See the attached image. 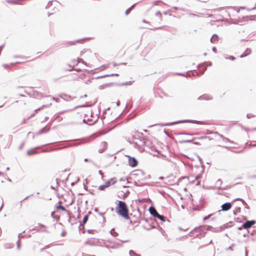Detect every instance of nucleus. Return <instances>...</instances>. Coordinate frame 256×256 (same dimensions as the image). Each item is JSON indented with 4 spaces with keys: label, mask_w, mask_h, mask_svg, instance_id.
<instances>
[{
    "label": "nucleus",
    "mask_w": 256,
    "mask_h": 256,
    "mask_svg": "<svg viewBox=\"0 0 256 256\" xmlns=\"http://www.w3.org/2000/svg\"><path fill=\"white\" fill-rule=\"evenodd\" d=\"M118 204L116 208L117 213L126 220L130 218L128 215V210L125 202L122 200L118 201Z\"/></svg>",
    "instance_id": "nucleus-1"
},
{
    "label": "nucleus",
    "mask_w": 256,
    "mask_h": 256,
    "mask_svg": "<svg viewBox=\"0 0 256 256\" xmlns=\"http://www.w3.org/2000/svg\"><path fill=\"white\" fill-rule=\"evenodd\" d=\"M98 118V116L96 115L94 116L91 111L88 112L87 114H84V118L82 122H90L89 125L94 124Z\"/></svg>",
    "instance_id": "nucleus-2"
},
{
    "label": "nucleus",
    "mask_w": 256,
    "mask_h": 256,
    "mask_svg": "<svg viewBox=\"0 0 256 256\" xmlns=\"http://www.w3.org/2000/svg\"><path fill=\"white\" fill-rule=\"evenodd\" d=\"M232 222H229L226 223L219 227L212 228V232H222L226 228H229L232 226Z\"/></svg>",
    "instance_id": "nucleus-3"
},
{
    "label": "nucleus",
    "mask_w": 256,
    "mask_h": 256,
    "mask_svg": "<svg viewBox=\"0 0 256 256\" xmlns=\"http://www.w3.org/2000/svg\"><path fill=\"white\" fill-rule=\"evenodd\" d=\"M184 122H191V123H196L198 124H202L201 121H198V120H178L176 122H174L172 123L166 124V126H172L177 124H180V123H184Z\"/></svg>",
    "instance_id": "nucleus-4"
},
{
    "label": "nucleus",
    "mask_w": 256,
    "mask_h": 256,
    "mask_svg": "<svg viewBox=\"0 0 256 256\" xmlns=\"http://www.w3.org/2000/svg\"><path fill=\"white\" fill-rule=\"evenodd\" d=\"M196 231H198V234H196L194 236L196 238L198 237L200 235L202 234H204L206 230L204 228V226H200L198 228H196L190 232V234H192L193 233H194Z\"/></svg>",
    "instance_id": "nucleus-5"
},
{
    "label": "nucleus",
    "mask_w": 256,
    "mask_h": 256,
    "mask_svg": "<svg viewBox=\"0 0 256 256\" xmlns=\"http://www.w3.org/2000/svg\"><path fill=\"white\" fill-rule=\"evenodd\" d=\"M85 243L90 246H98L100 243V240L96 238H90L88 239Z\"/></svg>",
    "instance_id": "nucleus-6"
},
{
    "label": "nucleus",
    "mask_w": 256,
    "mask_h": 256,
    "mask_svg": "<svg viewBox=\"0 0 256 256\" xmlns=\"http://www.w3.org/2000/svg\"><path fill=\"white\" fill-rule=\"evenodd\" d=\"M77 144H75V143H74L72 142H66L65 144H60L59 147L52 148V149L50 150H53L66 148H68V147H70V146H76Z\"/></svg>",
    "instance_id": "nucleus-7"
},
{
    "label": "nucleus",
    "mask_w": 256,
    "mask_h": 256,
    "mask_svg": "<svg viewBox=\"0 0 256 256\" xmlns=\"http://www.w3.org/2000/svg\"><path fill=\"white\" fill-rule=\"evenodd\" d=\"M210 134L214 135V136L217 140H219V138H221L225 142H229V140L228 138L224 137L222 135L218 134V132H210Z\"/></svg>",
    "instance_id": "nucleus-8"
},
{
    "label": "nucleus",
    "mask_w": 256,
    "mask_h": 256,
    "mask_svg": "<svg viewBox=\"0 0 256 256\" xmlns=\"http://www.w3.org/2000/svg\"><path fill=\"white\" fill-rule=\"evenodd\" d=\"M256 223V221L254 220H248L242 224V228L246 229L249 228Z\"/></svg>",
    "instance_id": "nucleus-9"
},
{
    "label": "nucleus",
    "mask_w": 256,
    "mask_h": 256,
    "mask_svg": "<svg viewBox=\"0 0 256 256\" xmlns=\"http://www.w3.org/2000/svg\"><path fill=\"white\" fill-rule=\"evenodd\" d=\"M128 157L129 165L133 168L136 166L138 164V162L136 158H132L130 156H128Z\"/></svg>",
    "instance_id": "nucleus-10"
},
{
    "label": "nucleus",
    "mask_w": 256,
    "mask_h": 256,
    "mask_svg": "<svg viewBox=\"0 0 256 256\" xmlns=\"http://www.w3.org/2000/svg\"><path fill=\"white\" fill-rule=\"evenodd\" d=\"M100 146L102 148L98 149V152L100 153H102L104 151H105L106 150V149L107 148L108 144L106 142H102L100 143Z\"/></svg>",
    "instance_id": "nucleus-11"
},
{
    "label": "nucleus",
    "mask_w": 256,
    "mask_h": 256,
    "mask_svg": "<svg viewBox=\"0 0 256 256\" xmlns=\"http://www.w3.org/2000/svg\"><path fill=\"white\" fill-rule=\"evenodd\" d=\"M232 207L230 202H226L222 206V210L224 211H227L229 210Z\"/></svg>",
    "instance_id": "nucleus-12"
},
{
    "label": "nucleus",
    "mask_w": 256,
    "mask_h": 256,
    "mask_svg": "<svg viewBox=\"0 0 256 256\" xmlns=\"http://www.w3.org/2000/svg\"><path fill=\"white\" fill-rule=\"evenodd\" d=\"M212 99V96L206 94L201 96L198 98V100H210Z\"/></svg>",
    "instance_id": "nucleus-13"
},
{
    "label": "nucleus",
    "mask_w": 256,
    "mask_h": 256,
    "mask_svg": "<svg viewBox=\"0 0 256 256\" xmlns=\"http://www.w3.org/2000/svg\"><path fill=\"white\" fill-rule=\"evenodd\" d=\"M149 212L150 214L153 216L154 217H156L157 216H158V213L156 211V210L152 206H150L149 208Z\"/></svg>",
    "instance_id": "nucleus-14"
},
{
    "label": "nucleus",
    "mask_w": 256,
    "mask_h": 256,
    "mask_svg": "<svg viewBox=\"0 0 256 256\" xmlns=\"http://www.w3.org/2000/svg\"><path fill=\"white\" fill-rule=\"evenodd\" d=\"M116 182V178H110V180H108V182H105L106 186L108 188L110 184H114Z\"/></svg>",
    "instance_id": "nucleus-15"
},
{
    "label": "nucleus",
    "mask_w": 256,
    "mask_h": 256,
    "mask_svg": "<svg viewBox=\"0 0 256 256\" xmlns=\"http://www.w3.org/2000/svg\"><path fill=\"white\" fill-rule=\"evenodd\" d=\"M32 94L34 97H35L36 98H38L39 97L41 98V97L43 96L41 92H40L38 91H36V90H33Z\"/></svg>",
    "instance_id": "nucleus-16"
},
{
    "label": "nucleus",
    "mask_w": 256,
    "mask_h": 256,
    "mask_svg": "<svg viewBox=\"0 0 256 256\" xmlns=\"http://www.w3.org/2000/svg\"><path fill=\"white\" fill-rule=\"evenodd\" d=\"M198 68L200 74H202L206 70V67L202 64H199Z\"/></svg>",
    "instance_id": "nucleus-17"
},
{
    "label": "nucleus",
    "mask_w": 256,
    "mask_h": 256,
    "mask_svg": "<svg viewBox=\"0 0 256 256\" xmlns=\"http://www.w3.org/2000/svg\"><path fill=\"white\" fill-rule=\"evenodd\" d=\"M251 53V50L250 48H246L245 52L240 56L241 58L246 56Z\"/></svg>",
    "instance_id": "nucleus-18"
},
{
    "label": "nucleus",
    "mask_w": 256,
    "mask_h": 256,
    "mask_svg": "<svg viewBox=\"0 0 256 256\" xmlns=\"http://www.w3.org/2000/svg\"><path fill=\"white\" fill-rule=\"evenodd\" d=\"M222 184V181L221 179H218L216 182V184H217L218 185V186L217 187V189L218 190H226V188H221V186Z\"/></svg>",
    "instance_id": "nucleus-19"
},
{
    "label": "nucleus",
    "mask_w": 256,
    "mask_h": 256,
    "mask_svg": "<svg viewBox=\"0 0 256 256\" xmlns=\"http://www.w3.org/2000/svg\"><path fill=\"white\" fill-rule=\"evenodd\" d=\"M40 226H41V228H39L38 230V232H47V231L46 230V227L45 226L42 224H40Z\"/></svg>",
    "instance_id": "nucleus-20"
},
{
    "label": "nucleus",
    "mask_w": 256,
    "mask_h": 256,
    "mask_svg": "<svg viewBox=\"0 0 256 256\" xmlns=\"http://www.w3.org/2000/svg\"><path fill=\"white\" fill-rule=\"evenodd\" d=\"M218 36L216 34H214L210 38V42L212 43L215 42L216 40H218Z\"/></svg>",
    "instance_id": "nucleus-21"
},
{
    "label": "nucleus",
    "mask_w": 256,
    "mask_h": 256,
    "mask_svg": "<svg viewBox=\"0 0 256 256\" xmlns=\"http://www.w3.org/2000/svg\"><path fill=\"white\" fill-rule=\"evenodd\" d=\"M88 218V214L86 215L83 218L82 222L80 223V226H82V224H85L87 222Z\"/></svg>",
    "instance_id": "nucleus-22"
},
{
    "label": "nucleus",
    "mask_w": 256,
    "mask_h": 256,
    "mask_svg": "<svg viewBox=\"0 0 256 256\" xmlns=\"http://www.w3.org/2000/svg\"><path fill=\"white\" fill-rule=\"evenodd\" d=\"M51 105V104H44L42 105V106H40V108L36 109L35 110H34V113L36 114V112H37L40 110H42V108H46V107H48L49 106H50Z\"/></svg>",
    "instance_id": "nucleus-23"
},
{
    "label": "nucleus",
    "mask_w": 256,
    "mask_h": 256,
    "mask_svg": "<svg viewBox=\"0 0 256 256\" xmlns=\"http://www.w3.org/2000/svg\"><path fill=\"white\" fill-rule=\"evenodd\" d=\"M48 130L46 129V127H44V128H42V129H41L38 132V134H44V133H46V132H48Z\"/></svg>",
    "instance_id": "nucleus-24"
},
{
    "label": "nucleus",
    "mask_w": 256,
    "mask_h": 256,
    "mask_svg": "<svg viewBox=\"0 0 256 256\" xmlns=\"http://www.w3.org/2000/svg\"><path fill=\"white\" fill-rule=\"evenodd\" d=\"M110 232L111 234L114 237L117 236H118V233L115 231L114 228H112Z\"/></svg>",
    "instance_id": "nucleus-25"
},
{
    "label": "nucleus",
    "mask_w": 256,
    "mask_h": 256,
    "mask_svg": "<svg viewBox=\"0 0 256 256\" xmlns=\"http://www.w3.org/2000/svg\"><path fill=\"white\" fill-rule=\"evenodd\" d=\"M38 148H39V147H36L34 150H28L27 152V154L28 155H31V154H35L36 152H35L34 150H36V149H38Z\"/></svg>",
    "instance_id": "nucleus-26"
},
{
    "label": "nucleus",
    "mask_w": 256,
    "mask_h": 256,
    "mask_svg": "<svg viewBox=\"0 0 256 256\" xmlns=\"http://www.w3.org/2000/svg\"><path fill=\"white\" fill-rule=\"evenodd\" d=\"M130 256H140V254H136L134 251L130 250L129 252Z\"/></svg>",
    "instance_id": "nucleus-27"
},
{
    "label": "nucleus",
    "mask_w": 256,
    "mask_h": 256,
    "mask_svg": "<svg viewBox=\"0 0 256 256\" xmlns=\"http://www.w3.org/2000/svg\"><path fill=\"white\" fill-rule=\"evenodd\" d=\"M156 218H158L162 222H165V220H166L164 219V216L160 214H158V216H157Z\"/></svg>",
    "instance_id": "nucleus-28"
},
{
    "label": "nucleus",
    "mask_w": 256,
    "mask_h": 256,
    "mask_svg": "<svg viewBox=\"0 0 256 256\" xmlns=\"http://www.w3.org/2000/svg\"><path fill=\"white\" fill-rule=\"evenodd\" d=\"M212 226H204V228L206 230H212Z\"/></svg>",
    "instance_id": "nucleus-29"
},
{
    "label": "nucleus",
    "mask_w": 256,
    "mask_h": 256,
    "mask_svg": "<svg viewBox=\"0 0 256 256\" xmlns=\"http://www.w3.org/2000/svg\"><path fill=\"white\" fill-rule=\"evenodd\" d=\"M57 209H60L63 211H66V208L62 205L58 206H57Z\"/></svg>",
    "instance_id": "nucleus-30"
},
{
    "label": "nucleus",
    "mask_w": 256,
    "mask_h": 256,
    "mask_svg": "<svg viewBox=\"0 0 256 256\" xmlns=\"http://www.w3.org/2000/svg\"><path fill=\"white\" fill-rule=\"evenodd\" d=\"M132 82L131 81L127 82H124L122 84V86H128L131 85L132 84Z\"/></svg>",
    "instance_id": "nucleus-31"
},
{
    "label": "nucleus",
    "mask_w": 256,
    "mask_h": 256,
    "mask_svg": "<svg viewBox=\"0 0 256 256\" xmlns=\"http://www.w3.org/2000/svg\"><path fill=\"white\" fill-rule=\"evenodd\" d=\"M107 188L105 184H104V185H101V186H99V190H104L105 188Z\"/></svg>",
    "instance_id": "nucleus-32"
},
{
    "label": "nucleus",
    "mask_w": 256,
    "mask_h": 256,
    "mask_svg": "<svg viewBox=\"0 0 256 256\" xmlns=\"http://www.w3.org/2000/svg\"><path fill=\"white\" fill-rule=\"evenodd\" d=\"M255 116L252 114H246V117L247 118H254Z\"/></svg>",
    "instance_id": "nucleus-33"
},
{
    "label": "nucleus",
    "mask_w": 256,
    "mask_h": 256,
    "mask_svg": "<svg viewBox=\"0 0 256 256\" xmlns=\"http://www.w3.org/2000/svg\"><path fill=\"white\" fill-rule=\"evenodd\" d=\"M79 62H81L84 64H86V62L83 60H82L81 58H78V62H77L76 64V65H78V63Z\"/></svg>",
    "instance_id": "nucleus-34"
},
{
    "label": "nucleus",
    "mask_w": 256,
    "mask_h": 256,
    "mask_svg": "<svg viewBox=\"0 0 256 256\" xmlns=\"http://www.w3.org/2000/svg\"><path fill=\"white\" fill-rule=\"evenodd\" d=\"M158 2H162V4H164V2L160 1V0H158V1H156V2H154L153 4H152V6H156V5H158Z\"/></svg>",
    "instance_id": "nucleus-35"
},
{
    "label": "nucleus",
    "mask_w": 256,
    "mask_h": 256,
    "mask_svg": "<svg viewBox=\"0 0 256 256\" xmlns=\"http://www.w3.org/2000/svg\"><path fill=\"white\" fill-rule=\"evenodd\" d=\"M132 8H130L128 9H127L126 10V14H128L130 12Z\"/></svg>",
    "instance_id": "nucleus-36"
},
{
    "label": "nucleus",
    "mask_w": 256,
    "mask_h": 256,
    "mask_svg": "<svg viewBox=\"0 0 256 256\" xmlns=\"http://www.w3.org/2000/svg\"><path fill=\"white\" fill-rule=\"evenodd\" d=\"M98 136L96 134H92V135L91 136H90V139H94V138H96Z\"/></svg>",
    "instance_id": "nucleus-37"
},
{
    "label": "nucleus",
    "mask_w": 256,
    "mask_h": 256,
    "mask_svg": "<svg viewBox=\"0 0 256 256\" xmlns=\"http://www.w3.org/2000/svg\"><path fill=\"white\" fill-rule=\"evenodd\" d=\"M208 188L209 190H216V189H217V187L215 186H210L208 187Z\"/></svg>",
    "instance_id": "nucleus-38"
},
{
    "label": "nucleus",
    "mask_w": 256,
    "mask_h": 256,
    "mask_svg": "<svg viewBox=\"0 0 256 256\" xmlns=\"http://www.w3.org/2000/svg\"><path fill=\"white\" fill-rule=\"evenodd\" d=\"M93 79H94V78H92V79L88 80H86V81L85 82V84H90V83H91V82H92V80Z\"/></svg>",
    "instance_id": "nucleus-39"
},
{
    "label": "nucleus",
    "mask_w": 256,
    "mask_h": 256,
    "mask_svg": "<svg viewBox=\"0 0 256 256\" xmlns=\"http://www.w3.org/2000/svg\"><path fill=\"white\" fill-rule=\"evenodd\" d=\"M106 76H118V74H106Z\"/></svg>",
    "instance_id": "nucleus-40"
},
{
    "label": "nucleus",
    "mask_w": 256,
    "mask_h": 256,
    "mask_svg": "<svg viewBox=\"0 0 256 256\" xmlns=\"http://www.w3.org/2000/svg\"><path fill=\"white\" fill-rule=\"evenodd\" d=\"M156 16L161 17L162 14L160 12L158 11L156 13Z\"/></svg>",
    "instance_id": "nucleus-41"
},
{
    "label": "nucleus",
    "mask_w": 256,
    "mask_h": 256,
    "mask_svg": "<svg viewBox=\"0 0 256 256\" xmlns=\"http://www.w3.org/2000/svg\"><path fill=\"white\" fill-rule=\"evenodd\" d=\"M164 28H166V26H160V27L155 28L152 30H160V29H163Z\"/></svg>",
    "instance_id": "nucleus-42"
},
{
    "label": "nucleus",
    "mask_w": 256,
    "mask_h": 256,
    "mask_svg": "<svg viewBox=\"0 0 256 256\" xmlns=\"http://www.w3.org/2000/svg\"><path fill=\"white\" fill-rule=\"evenodd\" d=\"M202 14L204 15L206 17H211V16H212V14Z\"/></svg>",
    "instance_id": "nucleus-43"
},
{
    "label": "nucleus",
    "mask_w": 256,
    "mask_h": 256,
    "mask_svg": "<svg viewBox=\"0 0 256 256\" xmlns=\"http://www.w3.org/2000/svg\"><path fill=\"white\" fill-rule=\"evenodd\" d=\"M108 76L106 75H104V76H98L96 78H95L96 79H98V78H105V77H106Z\"/></svg>",
    "instance_id": "nucleus-44"
},
{
    "label": "nucleus",
    "mask_w": 256,
    "mask_h": 256,
    "mask_svg": "<svg viewBox=\"0 0 256 256\" xmlns=\"http://www.w3.org/2000/svg\"><path fill=\"white\" fill-rule=\"evenodd\" d=\"M210 216H211V214H209V215H208V216H205V217L204 218V220H206L208 219V218L210 217Z\"/></svg>",
    "instance_id": "nucleus-45"
},
{
    "label": "nucleus",
    "mask_w": 256,
    "mask_h": 256,
    "mask_svg": "<svg viewBox=\"0 0 256 256\" xmlns=\"http://www.w3.org/2000/svg\"><path fill=\"white\" fill-rule=\"evenodd\" d=\"M248 233H249L248 230H247V232H246V233H244V234H243V236H244V237L248 236Z\"/></svg>",
    "instance_id": "nucleus-46"
},
{
    "label": "nucleus",
    "mask_w": 256,
    "mask_h": 256,
    "mask_svg": "<svg viewBox=\"0 0 256 256\" xmlns=\"http://www.w3.org/2000/svg\"><path fill=\"white\" fill-rule=\"evenodd\" d=\"M198 231H196L194 233H193L192 234H190V232L189 233V234L190 236H194V235H195L196 234H198Z\"/></svg>",
    "instance_id": "nucleus-47"
},
{
    "label": "nucleus",
    "mask_w": 256,
    "mask_h": 256,
    "mask_svg": "<svg viewBox=\"0 0 256 256\" xmlns=\"http://www.w3.org/2000/svg\"><path fill=\"white\" fill-rule=\"evenodd\" d=\"M2 66L4 68H7L10 67V65L8 64H4Z\"/></svg>",
    "instance_id": "nucleus-48"
},
{
    "label": "nucleus",
    "mask_w": 256,
    "mask_h": 256,
    "mask_svg": "<svg viewBox=\"0 0 256 256\" xmlns=\"http://www.w3.org/2000/svg\"><path fill=\"white\" fill-rule=\"evenodd\" d=\"M187 76L190 78H192V76H194V72H191V74H187Z\"/></svg>",
    "instance_id": "nucleus-49"
},
{
    "label": "nucleus",
    "mask_w": 256,
    "mask_h": 256,
    "mask_svg": "<svg viewBox=\"0 0 256 256\" xmlns=\"http://www.w3.org/2000/svg\"><path fill=\"white\" fill-rule=\"evenodd\" d=\"M68 66L70 68V69L68 70V71H72V70H74L71 65L68 64Z\"/></svg>",
    "instance_id": "nucleus-50"
},
{
    "label": "nucleus",
    "mask_w": 256,
    "mask_h": 256,
    "mask_svg": "<svg viewBox=\"0 0 256 256\" xmlns=\"http://www.w3.org/2000/svg\"><path fill=\"white\" fill-rule=\"evenodd\" d=\"M17 248L18 250H20V243L19 240L17 241Z\"/></svg>",
    "instance_id": "nucleus-51"
},
{
    "label": "nucleus",
    "mask_w": 256,
    "mask_h": 256,
    "mask_svg": "<svg viewBox=\"0 0 256 256\" xmlns=\"http://www.w3.org/2000/svg\"><path fill=\"white\" fill-rule=\"evenodd\" d=\"M198 76V72L196 71H194V76Z\"/></svg>",
    "instance_id": "nucleus-52"
},
{
    "label": "nucleus",
    "mask_w": 256,
    "mask_h": 256,
    "mask_svg": "<svg viewBox=\"0 0 256 256\" xmlns=\"http://www.w3.org/2000/svg\"><path fill=\"white\" fill-rule=\"evenodd\" d=\"M82 256H94V255H90L86 254H82Z\"/></svg>",
    "instance_id": "nucleus-53"
},
{
    "label": "nucleus",
    "mask_w": 256,
    "mask_h": 256,
    "mask_svg": "<svg viewBox=\"0 0 256 256\" xmlns=\"http://www.w3.org/2000/svg\"><path fill=\"white\" fill-rule=\"evenodd\" d=\"M24 146V143L23 142V143H22V144H21V145L20 146L19 148H20V150L22 149V148H23V146Z\"/></svg>",
    "instance_id": "nucleus-54"
},
{
    "label": "nucleus",
    "mask_w": 256,
    "mask_h": 256,
    "mask_svg": "<svg viewBox=\"0 0 256 256\" xmlns=\"http://www.w3.org/2000/svg\"><path fill=\"white\" fill-rule=\"evenodd\" d=\"M212 50V51H213L214 52H215V53H216V48H215V47H213Z\"/></svg>",
    "instance_id": "nucleus-55"
},
{
    "label": "nucleus",
    "mask_w": 256,
    "mask_h": 256,
    "mask_svg": "<svg viewBox=\"0 0 256 256\" xmlns=\"http://www.w3.org/2000/svg\"><path fill=\"white\" fill-rule=\"evenodd\" d=\"M77 62H78V60H72V62L74 63V65H76V64Z\"/></svg>",
    "instance_id": "nucleus-56"
},
{
    "label": "nucleus",
    "mask_w": 256,
    "mask_h": 256,
    "mask_svg": "<svg viewBox=\"0 0 256 256\" xmlns=\"http://www.w3.org/2000/svg\"><path fill=\"white\" fill-rule=\"evenodd\" d=\"M80 40H76V42H70V44H71V45H72V44H74L76 42H80Z\"/></svg>",
    "instance_id": "nucleus-57"
},
{
    "label": "nucleus",
    "mask_w": 256,
    "mask_h": 256,
    "mask_svg": "<svg viewBox=\"0 0 256 256\" xmlns=\"http://www.w3.org/2000/svg\"><path fill=\"white\" fill-rule=\"evenodd\" d=\"M228 58L231 60H234L236 58L232 56H231Z\"/></svg>",
    "instance_id": "nucleus-58"
},
{
    "label": "nucleus",
    "mask_w": 256,
    "mask_h": 256,
    "mask_svg": "<svg viewBox=\"0 0 256 256\" xmlns=\"http://www.w3.org/2000/svg\"><path fill=\"white\" fill-rule=\"evenodd\" d=\"M176 74H177V75H178V76H185L184 74H182V73H176Z\"/></svg>",
    "instance_id": "nucleus-59"
},
{
    "label": "nucleus",
    "mask_w": 256,
    "mask_h": 256,
    "mask_svg": "<svg viewBox=\"0 0 256 256\" xmlns=\"http://www.w3.org/2000/svg\"><path fill=\"white\" fill-rule=\"evenodd\" d=\"M172 9L173 10H178V7H176V6H173L172 8Z\"/></svg>",
    "instance_id": "nucleus-60"
},
{
    "label": "nucleus",
    "mask_w": 256,
    "mask_h": 256,
    "mask_svg": "<svg viewBox=\"0 0 256 256\" xmlns=\"http://www.w3.org/2000/svg\"><path fill=\"white\" fill-rule=\"evenodd\" d=\"M84 161L86 162H91L92 160L86 158L84 160Z\"/></svg>",
    "instance_id": "nucleus-61"
},
{
    "label": "nucleus",
    "mask_w": 256,
    "mask_h": 256,
    "mask_svg": "<svg viewBox=\"0 0 256 256\" xmlns=\"http://www.w3.org/2000/svg\"><path fill=\"white\" fill-rule=\"evenodd\" d=\"M104 86L103 85H101V86H99V89H100V90H102V89H103V88H104Z\"/></svg>",
    "instance_id": "nucleus-62"
},
{
    "label": "nucleus",
    "mask_w": 256,
    "mask_h": 256,
    "mask_svg": "<svg viewBox=\"0 0 256 256\" xmlns=\"http://www.w3.org/2000/svg\"><path fill=\"white\" fill-rule=\"evenodd\" d=\"M98 173H99V174H100V175H101L102 176V175H103V173H102V170H99V171H98Z\"/></svg>",
    "instance_id": "nucleus-63"
},
{
    "label": "nucleus",
    "mask_w": 256,
    "mask_h": 256,
    "mask_svg": "<svg viewBox=\"0 0 256 256\" xmlns=\"http://www.w3.org/2000/svg\"><path fill=\"white\" fill-rule=\"evenodd\" d=\"M242 203L244 205H247L246 203L244 200H242Z\"/></svg>",
    "instance_id": "nucleus-64"
}]
</instances>
